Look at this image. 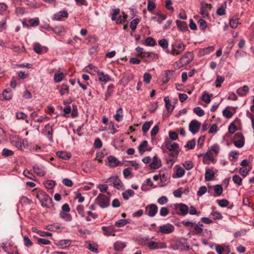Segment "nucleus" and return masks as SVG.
Here are the masks:
<instances>
[{
	"mask_svg": "<svg viewBox=\"0 0 254 254\" xmlns=\"http://www.w3.org/2000/svg\"><path fill=\"white\" fill-rule=\"evenodd\" d=\"M171 51H167V53L173 56L179 55L185 50L186 46L181 41H175L171 45Z\"/></svg>",
	"mask_w": 254,
	"mask_h": 254,
	"instance_id": "f257e3e1",
	"label": "nucleus"
},
{
	"mask_svg": "<svg viewBox=\"0 0 254 254\" xmlns=\"http://www.w3.org/2000/svg\"><path fill=\"white\" fill-rule=\"evenodd\" d=\"M37 198L44 205L47 207H50L53 206L52 199L45 192L43 191L39 192L37 194Z\"/></svg>",
	"mask_w": 254,
	"mask_h": 254,
	"instance_id": "f03ea898",
	"label": "nucleus"
},
{
	"mask_svg": "<svg viewBox=\"0 0 254 254\" xmlns=\"http://www.w3.org/2000/svg\"><path fill=\"white\" fill-rule=\"evenodd\" d=\"M104 182L109 183L110 186H113L117 189H122L123 185L122 182L118 176H112L104 180Z\"/></svg>",
	"mask_w": 254,
	"mask_h": 254,
	"instance_id": "7ed1b4c3",
	"label": "nucleus"
},
{
	"mask_svg": "<svg viewBox=\"0 0 254 254\" xmlns=\"http://www.w3.org/2000/svg\"><path fill=\"white\" fill-rule=\"evenodd\" d=\"M98 205L102 208H106L109 206V197L103 193H99L96 198Z\"/></svg>",
	"mask_w": 254,
	"mask_h": 254,
	"instance_id": "20e7f679",
	"label": "nucleus"
},
{
	"mask_svg": "<svg viewBox=\"0 0 254 254\" xmlns=\"http://www.w3.org/2000/svg\"><path fill=\"white\" fill-rule=\"evenodd\" d=\"M193 59V54L191 52L186 53L177 62L179 67H183L189 64Z\"/></svg>",
	"mask_w": 254,
	"mask_h": 254,
	"instance_id": "39448f33",
	"label": "nucleus"
},
{
	"mask_svg": "<svg viewBox=\"0 0 254 254\" xmlns=\"http://www.w3.org/2000/svg\"><path fill=\"white\" fill-rule=\"evenodd\" d=\"M175 230L174 226L171 223H167L161 225L159 227L158 233L162 234H169L173 232Z\"/></svg>",
	"mask_w": 254,
	"mask_h": 254,
	"instance_id": "423d86ee",
	"label": "nucleus"
},
{
	"mask_svg": "<svg viewBox=\"0 0 254 254\" xmlns=\"http://www.w3.org/2000/svg\"><path fill=\"white\" fill-rule=\"evenodd\" d=\"M234 139H236L233 142L236 147L241 148L244 146L245 138L242 133L237 132L235 133L234 135Z\"/></svg>",
	"mask_w": 254,
	"mask_h": 254,
	"instance_id": "0eeeda50",
	"label": "nucleus"
},
{
	"mask_svg": "<svg viewBox=\"0 0 254 254\" xmlns=\"http://www.w3.org/2000/svg\"><path fill=\"white\" fill-rule=\"evenodd\" d=\"M201 123L196 120H192L189 124V128L190 131L193 134L197 133L200 129Z\"/></svg>",
	"mask_w": 254,
	"mask_h": 254,
	"instance_id": "6e6552de",
	"label": "nucleus"
},
{
	"mask_svg": "<svg viewBox=\"0 0 254 254\" xmlns=\"http://www.w3.org/2000/svg\"><path fill=\"white\" fill-rule=\"evenodd\" d=\"M145 212L149 217H153L158 212V207L155 204H150L145 207Z\"/></svg>",
	"mask_w": 254,
	"mask_h": 254,
	"instance_id": "1a4fd4ad",
	"label": "nucleus"
},
{
	"mask_svg": "<svg viewBox=\"0 0 254 254\" xmlns=\"http://www.w3.org/2000/svg\"><path fill=\"white\" fill-rule=\"evenodd\" d=\"M147 246L150 250H154L157 249H163L167 248V245L164 243H160L159 242L149 241L147 244Z\"/></svg>",
	"mask_w": 254,
	"mask_h": 254,
	"instance_id": "9d476101",
	"label": "nucleus"
},
{
	"mask_svg": "<svg viewBox=\"0 0 254 254\" xmlns=\"http://www.w3.org/2000/svg\"><path fill=\"white\" fill-rule=\"evenodd\" d=\"M53 129L52 126L50 124H47L45 126L44 129L43 131V133L49 139L50 142H53Z\"/></svg>",
	"mask_w": 254,
	"mask_h": 254,
	"instance_id": "9b49d317",
	"label": "nucleus"
},
{
	"mask_svg": "<svg viewBox=\"0 0 254 254\" xmlns=\"http://www.w3.org/2000/svg\"><path fill=\"white\" fill-rule=\"evenodd\" d=\"M68 14L66 10H63L55 13L53 15V19L54 20L60 21L63 18H67Z\"/></svg>",
	"mask_w": 254,
	"mask_h": 254,
	"instance_id": "f8f14e48",
	"label": "nucleus"
},
{
	"mask_svg": "<svg viewBox=\"0 0 254 254\" xmlns=\"http://www.w3.org/2000/svg\"><path fill=\"white\" fill-rule=\"evenodd\" d=\"M34 172L38 176H44L46 174L45 168L42 165L35 164L33 166Z\"/></svg>",
	"mask_w": 254,
	"mask_h": 254,
	"instance_id": "ddd939ff",
	"label": "nucleus"
},
{
	"mask_svg": "<svg viewBox=\"0 0 254 254\" xmlns=\"http://www.w3.org/2000/svg\"><path fill=\"white\" fill-rule=\"evenodd\" d=\"M176 208H178L180 212L178 214L181 216H186L189 212V207L183 203H178L176 205Z\"/></svg>",
	"mask_w": 254,
	"mask_h": 254,
	"instance_id": "4468645a",
	"label": "nucleus"
},
{
	"mask_svg": "<svg viewBox=\"0 0 254 254\" xmlns=\"http://www.w3.org/2000/svg\"><path fill=\"white\" fill-rule=\"evenodd\" d=\"M103 234L106 236H115L116 230L112 226H102L101 228Z\"/></svg>",
	"mask_w": 254,
	"mask_h": 254,
	"instance_id": "2eb2a0df",
	"label": "nucleus"
},
{
	"mask_svg": "<svg viewBox=\"0 0 254 254\" xmlns=\"http://www.w3.org/2000/svg\"><path fill=\"white\" fill-rule=\"evenodd\" d=\"M162 165L161 160L155 155L152 159V162L150 164L149 166L152 169H157Z\"/></svg>",
	"mask_w": 254,
	"mask_h": 254,
	"instance_id": "dca6fc26",
	"label": "nucleus"
},
{
	"mask_svg": "<svg viewBox=\"0 0 254 254\" xmlns=\"http://www.w3.org/2000/svg\"><path fill=\"white\" fill-rule=\"evenodd\" d=\"M33 50L35 53L40 54L47 52L48 48L46 47L41 46L38 43H35L33 44Z\"/></svg>",
	"mask_w": 254,
	"mask_h": 254,
	"instance_id": "f3484780",
	"label": "nucleus"
},
{
	"mask_svg": "<svg viewBox=\"0 0 254 254\" xmlns=\"http://www.w3.org/2000/svg\"><path fill=\"white\" fill-rule=\"evenodd\" d=\"M178 249L182 251H188L190 250V246L188 245L185 239H181L177 242Z\"/></svg>",
	"mask_w": 254,
	"mask_h": 254,
	"instance_id": "a211bd4d",
	"label": "nucleus"
},
{
	"mask_svg": "<svg viewBox=\"0 0 254 254\" xmlns=\"http://www.w3.org/2000/svg\"><path fill=\"white\" fill-rule=\"evenodd\" d=\"M204 162L205 164H208L210 162L214 160V157L211 150H208L203 156Z\"/></svg>",
	"mask_w": 254,
	"mask_h": 254,
	"instance_id": "6ab92c4d",
	"label": "nucleus"
},
{
	"mask_svg": "<svg viewBox=\"0 0 254 254\" xmlns=\"http://www.w3.org/2000/svg\"><path fill=\"white\" fill-rule=\"evenodd\" d=\"M84 71L88 73L94 74V72L98 73L99 70L97 66L93 65L92 64H89L84 68Z\"/></svg>",
	"mask_w": 254,
	"mask_h": 254,
	"instance_id": "aec40b11",
	"label": "nucleus"
},
{
	"mask_svg": "<svg viewBox=\"0 0 254 254\" xmlns=\"http://www.w3.org/2000/svg\"><path fill=\"white\" fill-rule=\"evenodd\" d=\"M150 240V238L148 236L145 237H138L136 238L135 241L138 244L144 246L147 245L149 241Z\"/></svg>",
	"mask_w": 254,
	"mask_h": 254,
	"instance_id": "412c9836",
	"label": "nucleus"
},
{
	"mask_svg": "<svg viewBox=\"0 0 254 254\" xmlns=\"http://www.w3.org/2000/svg\"><path fill=\"white\" fill-rule=\"evenodd\" d=\"M108 160L109 162V166L112 168L118 166L120 163V161L117 159V158L113 156H108Z\"/></svg>",
	"mask_w": 254,
	"mask_h": 254,
	"instance_id": "4be33fe9",
	"label": "nucleus"
},
{
	"mask_svg": "<svg viewBox=\"0 0 254 254\" xmlns=\"http://www.w3.org/2000/svg\"><path fill=\"white\" fill-rule=\"evenodd\" d=\"M214 50V47L209 46L205 48L200 49L199 51L198 54L200 56H204L206 55L209 54Z\"/></svg>",
	"mask_w": 254,
	"mask_h": 254,
	"instance_id": "5701e85b",
	"label": "nucleus"
},
{
	"mask_svg": "<svg viewBox=\"0 0 254 254\" xmlns=\"http://www.w3.org/2000/svg\"><path fill=\"white\" fill-rule=\"evenodd\" d=\"M215 176V173L214 172L209 169H207L206 170L205 173V180L206 182H209L212 181Z\"/></svg>",
	"mask_w": 254,
	"mask_h": 254,
	"instance_id": "b1692460",
	"label": "nucleus"
},
{
	"mask_svg": "<svg viewBox=\"0 0 254 254\" xmlns=\"http://www.w3.org/2000/svg\"><path fill=\"white\" fill-rule=\"evenodd\" d=\"M99 77V80L100 81L106 83L111 80V78L108 74H105L103 72H100V71L97 73Z\"/></svg>",
	"mask_w": 254,
	"mask_h": 254,
	"instance_id": "393cba45",
	"label": "nucleus"
},
{
	"mask_svg": "<svg viewBox=\"0 0 254 254\" xmlns=\"http://www.w3.org/2000/svg\"><path fill=\"white\" fill-rule=\"evenodd\" d=\"M178 28L181 31L185 32L188 30V25L186 22L179 20L176 21Z\"/></svg>",
	"mask_w": 254,
	"mask_h": 254,
	"instance_id": "a878e982",
	"label": "nucleus"
},
{
	"mask_svg": "<svg viewBox=\"0 0 254 254\" xmlns=\"http://www.w3.org/2000/svg\"><path fill=\"white\" fill-rule=\"evenodd\" d=\"M57 156L59 158L67 160L71 157V154L65 151H58L56 153Z\"/></svg>",
	"mask_w": 254,
	"mask_h": 254,
	"instance_id": "bb28decb",
	"label": "nucleus"
},
{
	"mask_svg": "<svg viewBox=\"0 0 254 254\" xmlns=\"http://www.w3.org/2000/svg\"><path fill=\"white\" fill-rule=\"evenodd\" d=\"M208 5L206 3H202L201 4L200 14L204 18L207 17L208 16Z\"/></svg>",
	"mask_w": 254,
	"mask_h": 254,
	"instance_id": "cd10ccee",
	"label": "nucleus"
},
{
	"mask_svg": "<svg viewBox=\"0 0 254 254\" xmlns=\"http://www.w3.org/2000/svg\"><path fill=\"white\" fill-rule=\"evenodd\" d=\"M127 245L125 242L118 241L114 245V248L115 251H122Z\"/></svg>",
	"mask_w": 254,
	"mask_h": 254,
	"instance_id": "c85d7f7f",
	"label": "nucleus"
},
{
	"mask_svg": "<svg viewBox=\"0 0 254 254\" xmlns=\"http://www.w3.org/2000/svg\"><path fill=\"white\" fill-rule=\"evenodd\" d=\"M166 147L170 151L176 150L179 148V145L177 143H172L170 141L166 142Z\"/></svg>",
	"mask_w": 254,
	"mask_h": 254,
	"instance_id": "c756f323",
	"label": "nucleus"
},
{
	"mask_svg": "<svg viewBox=\"0 0 254 254\" xmlns=\"http://www.w3.org/2000/svg\"><path fill=\"white\" fill-rule=\"evenodd\" d=\"M114 117L116 121L120 122L123 117V111L122 108H119L116 112V114L114 115Z\"/></svg>",
	"mask_w": 254,
	"mask_h": 254,
	"instance_id": "7c9ffc66",
	"label": "nucleus"
},
{
	"mask_svg": "<svg viewBox=\"0 0 254 254\" xmlns=\"http://www.w3.org/2000/svg\"><path fill=\"white\" fill-rule=\"evenodd\" d=\"M134 192L131 189H128L122 193V196L125 200H128L129 198L132 196Z\"/></svg>",
	"mask_w": 254,
	"mask_h": 254,
	"instance_id": "2f4dec72",
	"label": "nucleus"
},
{
	"mask_svg": "<svg viewBox=\"0 0 254 254\" xmlns=\"http://www.w3.org/2000/svg\"><path fill=\"white\" fill-rule=\"evenodd\" d=\"M203 225L200 222H198L197 224L195 223V225H194L195 233L194 234L198 235L202 233L203 232Z\"/></svg>",
	"mask_w": 254,
	"mask_h": 254,
	"instance_id": "473e14b6",
	"label": "nucleus"
},
{
	"mask_svg": "<svg viewBox=\"0 0 254 254\" xmlns=\"http://www.w3.org/2000/svg\"><path fill=\"white\" fill-rule=\"evenodd\" d=\"M60 94L62 96L67 95L69 93V87L65 83L61 85V89L60 90Z\"/></svg>",
	"mask_w": 254,
	"mask_h": 254,
	"instance_id": "72a5a7b5",
	"label": "nucleus"
},
{
	"mask_svg": "<svg viewBox=\"0 0 254 254\" xmlns=\"http://www.w3.org/2000/svg\"><path fill=\"white\" fill-rule=\"evenodd\" d=\"M164 101L165 103V107L167 110L168 111H173L174 108V106L171 105L169 98L168 97H165L164 98Z\"/></svg>",
	"mask_w": 254,
	"mask_h": 254,
	"instance_id": "f704fd0d",
	"label": "nucleus"
},
{
	"mask_svg": "<svg viewBox=\"0 0 254 254\" xmlns=\"http://www.w3.org/2000/svg\"><path fill=\"white\" fill-rule=\"evenodd\" d=\"M148 145V142L146 140H144L138 146V150L139 153L142 155L145 151V148Z\"/></svg>",
	"mask_w": 254,
	"mask_h": 254,
	"instance_id": "c9c22d12",
	"label": "nucleus"
},
{
	"mask_svg": "<svg viewBox=\"0 0 254 254\" xmlns=\"http://www.w3.org/2000/svg\"><path fill=\"white\" fill-rule=\"evenodd\" d=\"M64 78V74L63 72H58L54 74V80L55 82L59 83L62 81Z\"/></svg>",
	"mask_w": 254,
	"mask_h": 254,
	"instance_id": "e433bc0d",
	"label": "nucleus"
},
{
	"mask_svg": "<svg viewBox=\"0 0 254 254\" xmlns=\"http://www.w3.org/2000/svg\"><path fill=\"white\" fill-rule=\"evenodd\" d=\"M70 240H62L59 242V246L62 249L65 248L71 245Z\"/></svg>",
	"mask_w": 254,
	"mask_h": 254,
	"instance_id": "4c0bfd02",
	"label": "nucleus"
},
{
	"mask_svg": "<svg viewBox=\"0 0 254 254\" xmlns=\"http://www.w3.org/2000/svg\"><path fill=\"white\" fill-rule=\"evenodd\" d=\"M185 170L180 167H179L177 170L175 176H173L174 178H182L185 174Z\"/></svg>",
	"mask_w": 254,
	"mask_h": 254,
	"instance_id": "58836bf2",
	"label": "nucleus"
},
{
	"mask_svg": "<svg viewBox=\"0 0 254 254\" xmlns=\"http://www.w3.org/2000/svg\"><path fill=\"white\" fill-rule=\"evenodd\" d=\"M2 96L6 100H10L12 98L11 90L9 89H5L2 92Z\"/></svg>",
	"mask_w": 254,
	"mask_h": 254,
	"instance_id": "ea45409f",
	"label": "nucleus"
},
{
	"mask_svg": "<svg viewBox=\"0 0 254 254\" xmlns=\"http://www.w3.org/2000/svg\"><path fill=\"white\" fill-rule=\"evenodd\" d=\"M214 191L216 193V195H214V197L220 196L223 192V189L221 185H216L213 186Z\"/></svg>",
	"mask_w": 254,
	"mask_h": 254,
	"instance_id": "a19ab883",
	"label": "nucleus"
},
{
	"mask_svg": "<svg viewBox=\"0 0 254 254\" xmlns=\"http://www.w3.org/2000/svg\"><path fill=\"white\" fill-rule=\"evenodd\" d=\"M232 180L235 184L238 186H241L242 185V179L238 175H235L232 177Z\"/></svg>",
	"mask_w": 254,
	"mask_h": 254,
	"instance_id": "79ce46f5",
	"label": "nucleus"
},
{
	"mask_svg": "<svg viewBox=\"0 0 254 254\" xmlns=\"http://www.w3.org/2000/svg\"><path fill=\"white\" fill-rule=\"evenodd\" d=\"M30 26L32 27H36L40 24V20L38 17L31 18L29 20Z\"/></svg>",
	"mask_w": 254,
	"mask_h": 254,
	"instance_id": "37998d69",
	"label": "nucleus"
},
{
	"mask_svg": "<svg viewBox=\"0 0 254 254\" xmlns=\"http://www.w3.org/2000/svg\"><path fill=\"white\" fill-rule=\"evenodd\" d=\"M153 124V121L145 122L142 126V130L144 132H146L149 129L150 127Z\"/></svg>",
	"mask_w": 254,
	"mask_h": 254,
	"instance_id": "c03bdc74",
	"label": "nucleus"
},
{
	"mask_svg": "<svg viewBox=\"0 0 254 254\" xmlns=\"http://www.w3.org/2000/svg\"><path fill=\"white\" fill-rule=\"evenodd\" d=\"M60 217L66 221H70L72 217L70 214L65 212H61L60 214Z\"/></svg>",
	"mask_w": 254,
	"mask_h": 254,
	"instance_id": "a18cd8bd",
	"label": "nucleus"
},
{
	"mask_svg": "<svg viewBox=\"0 0 254 254\" xmlns=\"http://www.w3.org/2000/svg\"><path fill=\"white\" fill-rule=\"evenodd\" d=\"M140 22V20L138 18H135L133 19L130 23V28L132 31H134L136 28L137 24Z\"/></svg>",
	"mask_w": 254,
	"mask_h": 254,
	"instance_id": "49530a36",
	"label": "nucleus"
},
{
	"mask_svg": "<svg viewBox=\"0 0 254 254\" xmlns=\"http://www.w3.org/2000/svg\"><path fill=\"white\" fill-rule=\"evenodd\" d=\"M193 111L198 117H202L204 115V111L199 107H195Z\"/></svg>",
	"mask_w": 254,
	"mask_h": 254,
	"instance_id": "de8ad7c7",
	"label": "nucleus"
},
{
	"mask_svg": "<svg viewBox=\"0 0 254 254\" xmlns=\"http://www.w3.org/2000/svg\"><path fill=\"white\" fill-rule=\"evenodd\" d=\"M217 202L221 207H227L229 204V201L226 199H218Z\"/></svg>",
	"mask_w": 254,
	"mask_h": 254,
	"instance_id": "09e8293b",
	"label": "nucleus"
},
{
	"mask_svg": "<svg viewBox=\"0 0 254 254\" xmlns=\"http://www.w3.org/2000/svg\"><path fill=\"white\" fill-rule=\"evenodd\" d=\"M145 43L146 46H154L156 45V41L152 37H148L145 40Z\"/></svg>",
	"mask_w": 254,
	"mask_h": 254,
	"instance_id": "8fccbe9b",
	"label": "nucleus"
},
{
	"mask_svg": "<svg viewBox=\"0 0 254 254\" xmlns=\"http://www.w3.org/2000/svg\"><path fill=\"white\" fill-rule=\"evenodd\" d=\"M76 210L77 213L81 217H84V208L82 205L79 204L76 206Z\"/></svg>",
	"mask_w": 254,
	"mask_h": 254,
	"instance_id": "3c124183",
	"label": "nucleus"
},
{
	"mask_svg": "<svg viewBox=\"0 0 254 254\" xmlns=\"http://www.w3.org/2000/svg\"><path fill=\"white\" fill-rule=\"evenodd\" d=\"M158 45L163 49H167L168 47V42L166 39H161L158 41Z\"/></svg>",
	"mask_w": 254,
	"mask_h": 254,
	"instance_id": "603ef678",
	"label": "nucleus"
},
{
	"mask_svg": "<svg viewBox=\"0 0 254 254\" xmlns=\"http://www.w3.org/2000/svg\"><path fill=\"white\" fill-rule=\"evenodd\" d=\"M55 182L53 180H48L44 182L45 187L48 189H52L55 186Z\"/></svg>",
	"mask_w": 254,
	"mask_h": 254,
	"instance_id": "864d4df0",
	"label": "nucleus"
},
{
	"mask_svg": "<svg viewBox=\"0 0 254 254\" xmlns=\"http://www.w3.org/2000/svg\"><path fill=\"white\" fill-rule=\"evenodd\" d=\"M14 154L13 152L7 148H4L1 152V154L3 156L8 157L12 156Z\"/></svg>",
	"mask_w": 254,
	"mask_h": 254,
	"instance_id": "5fc2aeb1",
	"label": "nucleus"
},
{
	"mask_svg": "<svg viewBox=\"0 0 254 254\" xmlns=\"http://www.w3.org/2000/svg\"><path fill=\"white\" fill-rule=\"evenodd\" d=\"M202 100L206 103H209L211 101L210 95L207 94L206 92H204L201 97Z\"/></svg>",
	"mask_w": 254,
	"mask_h": 254,
	"instance_id": "6e6d98bb",
	"label": "nucleus"
},
{
	"mask_svg": "<svg viewBox=\"0 0 254 254\" xmlns=\"http://www.w3.org/2000/svg\"><path fill=\"white\" fill-rule=\"evenodd\" d=\"M208 150H211V152L213 151L216 155H217L220 151V147L217 144H215L209 147Z\"/></svg>",
	"mask_w": 254,
	"mask_h": 254,
	"instance_id": "4d7b16f0",
	"label": "nucleus"
},
{
	"mask_svg": "<svg viewBox=\"0 0 254 254\" xmlns=\"http://www.w3.org/2000/svg\"><path fill=\"white\" fill-rule=\"evenodd\" d=\"M190 215H196L197 216L199 215L200 212H197L195 207L194 206H191L189 208V212Z\"/></svg>",
	"mask_w": 254,
	"mask_h": 254,
	"instance_id": "13d9d810",
	"label": "nucleus"
},
{
	"mask_svg": "<svg viewBox=\"0 0 254 254\" xmlns=\"http://www.w3.org/2000/svg\"><path fill=\"white\" fill-rule=\"evenodd\" d=\"M229 24L231 28L235 29L239 24L238 19L237 18H232L230 20Z\"/></svg>",
	"mask_w": 254,
	"mask_h": 254,
	"instance_id": "bf43d9fd",
	"label": "nucleus"
},
{
	"mask_svg": "<svg viewBox=\"0 0 254 254\" xmlns=\"http://www.w3.org/2000/svg\"><path fill=\"white\" fill-rule=\"evenodd\" d=\"M226 5H222L220 7H219L217 10V14L219 16H222L225 14V8Z\"/></svg>",
	"mask_w": 254,
	"mask_h": 254,
	"instance_id": "052dcab7",
	"label": "nucleus"
},
{
	"mask_svg": "<svg viewBox=\"0 0 254 254\" xmlns=\"http://www.w3.org/2000/svg\"><path fill=\"white\" fill-rule=\"evenodd\" d=\"M38 244L40 245H48L51 244V241L45 238H38Z\"/></svg>",
	"mask_w": 254,
	"mask_h": 254,
	"instance_id": "680f3d73",
	"label": "nucleus"
},
{
	"mask_svg": "<svg viewBox=\"0 0 254 254\" xmlns=\"http://www.w3.org/2000/svg\"><path fill=\"white\" fill-rule=\"evenodd\" d=\"M207 191V188L205 186H202L199 188L197 191V195L198 196H201Z\"/></svg>",
	"mask_w": 254,
	"mask_h": 254,
	"instance_id": "e2e57ef3",
	"label": "nucleus"
},
{
	"mask_svg": "<svg viewBox=\"0 0 254 254\" xmlns=\"http://www.w3.org/2000/svg\"><path fill=\"white\" fill-rule=\"evenodd\" d=\"M94 147L95 148L99 149L102 146V142L101 140L99 138H97L95 139L94 142Z\"/></svg>",
	"mask_w": 254,
	"mask_h": 254,
	"instance_id": "0e129e2a",
	"label": "nucleus"
},
{
	"mask_svg": "<svg viewBox=\"0 0 254 254\" xmlns=\"http://www.w3.org/2000/svg\"><path fill=\"white\" fill-rule=\"evenodd\" d=\"M23 240H24V245L27 247H29L33 245V243L32 242V241L30 240L29 237L26 235H25L24 236Z\"/></svg>",
	"mask_w": 254,
	"mask_h": 254,
	"instance_id": "69168bd1",
	"label": "nucleus"
},
{
	"mask_svg": "<svg viewBox=\"0 0 254 254\" xmlns=\"http://www.w3.org/2000/svg\"><path fill=\"white\" fill-rule=\"evenodd\" d=\"M211 215L213 217L215 220H219L222 218L221 214L218 211H213L211 213Z\"/></svg>",
	"mask_w": 254,
	"mask_h": 254,
	"instance_id": "338daca9",
	"label": "nucleus"
},
{
	"mask_svg": "<svg viewBox=\"0 0 254 254\" xmlns=\"http://www.w3.org/2000/svg\"><path fill=\"white\" fill-rule=\"evenodd\" d=\"M198 24L199 28L202 30H204V29H205V28L207 26L206 21L202 19H200L198 20Z\"/></svg>",
	"mask_w": 254,
	"mask_h": 254,
	"instance_id": "774afa93",
	"label": "nucleus"
}]
</instances>
